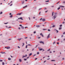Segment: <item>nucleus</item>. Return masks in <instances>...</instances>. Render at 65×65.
<instances>
[{
  "mask_svg": "<svg viewBox=\"0 0 65 65\" xmlns=\"http://www.w3.org/2000/svg\"><path fill=\"white\" fill-rule=\"evenodd\" d=\"M38 39H39V38H40V37H38Z\"/></svg>",
  "mask_w": 65,
  "mask_h": 65,
  "instance_id": "774afa93",
  "label": "nucleus"
},
{
  "mask_svg": "<svg viewBox=\"0 0 65 65\" xmlns=\"http://www.w3.org/2000/svg\"><path fill=\"white\" fill-rule=\"evenodd\" d=\"M27 37H25V39H27Z\"/></svg>",
  "mask_w": 65,
  "mask_h": 65,
  "instance_id": "603ef678",
  "label": "nucleus"
},
{
  "mask_svg": "<svg viewBox=\"0 0 65 65\" xmlns=\"http://www.w3.org/2000/svg\"><path fill=\"white\" fill-rule=\"evenodd\" d=\"M27 56V54H26L25 55V56H22V58H24V57H26Z\"/></svg>",
  "mask_w": 65,
  "mask_h": 65,
  "instance_id": "f257e3e1",
  "label": "nucleus"
},
{
  "mask_svg": "<svg viewBox=\"0 0 65 65\" xmlns=\"http://www.w3.org/2000/svg\"><path fill=\"white\" fill-rule=\"evenodd\" d=\"M22 12H21L20 13H19V14H17V15H21V14H22Z\"/></svg>",
  "mask_w": 65,
  "mask_h": 65,
  "instance_id": "423d86ee",
  "label": "nucleus"
},
{
  "mask_svg": "<svg viewBox=\"0 0 65 65\" xmlns=\"http://www.w3.org/2000/svg\"><path fill=\"white\" fill-rule=\"evenodd\" d=\"M10 18H12V15H11L10 16Z\"/></svg>",
  "mask_w": 65,
  "mask_h": 65,
  "instance_id": "bb28decb",
  "label": "nucleus"
},
{
  "mask_svg": "<svg viewBox=\"0 0 65 65\" xmlns=\"http://www.w3.org/2000/svg\"><path fill=\"white\" fill-rule=\"evenodd\" d=\"M48 31H51V30H50V29H48Z\"/></svg>",
  "mask_w": 65,
  "mask_h": 65,
  "instance_id": "a878e982",
  "label": "nucleus"
},
{
  "mask_svg": "<svg viewBox=\"0 0 65 65\" xmlns=\"http://www.w3.org/2000/svg\"><path fill=\"white\" fill-rule=\"evenodd\" d=\"M40 13H41V12H40L39 13V14L40 15Z\"/></svg>",
  "mask_w": 65,
  "mask_h": 65,
  "instance_id": "e433bc0d",
  "label": "nucleus"
},
{
  "mask_svg": "<svg viewBox=\"0 0 65 65\" xmlns=\"http://www.w3.org/2000/svg\"><path fill=\"white\" fill-rule=\"evenodd\" d=\"M50 34H49L47 36V38H49L50 37Z\"/></svg>",
  "mask_w": 65,
  "mask_h": 65,
  "instance_id": "39448f33",
  "label": "nucleus"
},
{
  "mask_svg": "<svg viewBox=\"0 0 65 65\" xmlns=\"http://www.w3.org/2000/svg\"><path fill=\"white\" fill-rule=\"evenodd\" d=\"M61 7H64V6H60Z\"/></svg>",
  "mask_w": 65,
  "mask_h": 65,
  "instance_id": "f704fd0d",
  "label": "nucleus"
},
{
  "mask_svg": "<svg viewBox=\"0 0 65 65\" xmlns=\"http://www.w3.org/2000/svg\"><path fill=\"white\" fill-rule=\"evenodd\" d=\"M55 26H56L54 25L52 26V27H53V28H54V27H55Z\"/></svg>",
  "mask_w": 65,
  "mask_h": 65,
  "instance_id": "dca6fc26",
  "label": "nucleus"
},
{
  "mask_svg": "<svg viewBox=\"0 0 65 65\" xmlns=\"http://www.w3.org/2000/svg\"><path fill=\"white\" fill-rule=\"evenodd\" d=\"M57 44H59V42H57Z\"/></svg>",
  "mask_w": 65,
  "mask_h": 65,
  "instance_id": "a18cd8bd",
  "label": "nucleus"
},
{
  "mask_svg": "<svg viewBox=\"0 0 65 65\" xmlns=\"http://www.w3.org/2000/svg\"><path fill=\"white\" fill-rule=\"evenodd\" d=\"M36 55V54H35L33 56V57H34V56H35Z\"/></svg>",
  "mask_w": 65,
  "mask_h": 65,
  "instance_id": "13d9d810",
  "label": "nucleus"
},
{
  "mask_svg": "<svg viewBox=\"0 0 65 65\" xmlns=\"http://www.w3.org/2000/svg\"><path fill=\"white\" fill-rule=\"evenodd\" d=\"M27 46H28V45H26L25 47L26 48H28L27 47Z\"/></svg>",
  "mask_w": 65,
  "mask_h": 65,
  "instance_id": "412c9836",
  "label": "nucleus"
},
{
  "mask_svg": "<svg viewBox=\"0 0 65 65\" xmlns=\"http://www.w3.org/2000/svg\"><path fill=\"white\" fill-rule=\"evenodd\" d=\"M60 9V7H59L57 9H58V10H59V9Z\"/></svg>",
  "mask_w": 65,
  "mask_h": 65,
  "instance_id": "a211bd4d",
  "label": "nucleus"
},
{
  "mask_svg": "<svg viewBox=\"0 0 65 65\" xmlns=\"http://www.w3.org/2000/svg\"><path fill=\"white\" fill-rule=\"evenodd\" d=\"M51 61H55V60H52Z\"/></svg>",
  "mask_w": 65,
  "mask_h": 65,
  "instance_id": "393cba45",
  "label": "nucleus"
},
{
  "mask_svg": "<svg viewBox=\"0 0 65 65\" xmlns=\"http://www.w3.org/2000/svg\"><path fill=\"white\" fill-rule=\"evenodd\" d=\"M50 51V49L48 50H47V51Z\"/></svg>",
  "mask_w": 65,
  "mask_h": 65,
  "instance_id": "680f3d73",
  "label": "nucleus"
},
{
  "mask_svg": "<svg viewBox=\"0 0 65 65\" xmlns=\"http://www.w3.org/2000/svg\"><path fill=\"white\" fill-rule=\"evenodd\" d=\"M40 35H42V33H41L40 34Z\"/></svg>",
  "mask_w": 65,
  "mask_h": 65,
  "instance_id": "5fc2aeb1",
  "label": "nucleus"
},
{
  "mask_svg": "<svg viewBox=\"0 0 65 65\" xmlns=\"http://www.w3.org/2000/svg\"><path fill=\"white\" fill-rule=\"evenodd\" d=\"M41 9H42V8H41L39 9V10H41Z\"/></svg>",
  "mask_w": 65,
  "mask_h": 65,
  "instance_id": "c03bdc74",
  "label": "nucleus"
},
{
  "mask_svg": "<svg viewBox=\"0 0 65 65\" xmlns=\"http://www.w3.org/2000/svg\"><path fill=\"white\" fill-rule=\"evenodd\" d=\"M59 30H61V29H62V28L59 27Z\"/></svg>",
  "mask_w": 65,
  "mask_h": 65,
  "instance_id": "9b49d317",
  "label": "nucleus"
},
{
  "mask_svg": "<svg viewBox=\"0 0 65 65\" xmlns=\"http://www.w3.org/2000/svg\"><path fill=\"white\" fill-rule=\"evenodd\" d=\"M43 22H45V19H43L42 20Z\"/></svg>",
  "mask_w": 65,
  "mask_h": 65,
  "instance_id": "20e7f679",
  "label": "nucleus"
},
{
  "mask_svg": "<svg viewBox=\"0 0 65 65\" xmlns=\"http://www.w3.org/2000/svg\"><path fill=\"white\" fill-rule=\"evenodd\" d=\"M18 47L19 48H20V46H18Z\"/></svg>",
  "mask_w": 65,
  "mask_h": 65,
  "instance_id": "3c124183",
  "label": "nucleus"
},
{
  "mask_svg": "<svg viewBox=\"0 0 65 65\" xmlns=\"http://www.w3.org/2000/svg\"><path fill=\"white\" fill-rule=\"evenodd\" d=\"M62 25H60V27H62Z\"/></svg>",
  "mask_w": 65,
  "mask_h": 65,
  "instance_id": "c85d7f7f",
  "label": "nucleus"
},
{
  "mask_svg": "<svg viewBox=\"0 0 65 65\" xmlns=\"http://www.w3.org/2000/svg\"><path fill=\"white\" fill-rule=\"evenodd\" d=\"M0 62H2V60H0Z\"/></svg>",
  "mask_w": 65,
  "mask_h": 65,
  "instance_id": "58836bf2",
  "label": "nucleus"
},
{
  "mask_svg": "<svg viewBox=\"0 0 65 65\" xmlns=\"http://www.w3.org/2000/svg\"><path fill=\"white\" fill-rule=\"evenodd\" d=\"M21 28L22 29H24V27L23 26H21Z\"/></svg>",
  "mask_w": 65,
  "mask_h": 65,
  "instance_id": "1a4fd4ad",
  "label": "nucleus"
},
{
  "mask_svg": "<svg viewBox=\"0 0 65 65\" xmlns=\"http://www.w3.org/2000/svg\"><path fill=\"white\" fill-rule=\"evenodd\" d=\"M2 14V12H1V13H0V14Z\"/></svg>",
  "mask_w": 65,
  "mask_h": 65,
  "instance_id": "72a5a7b5",
  "label": "nucleus"
},
{
  "mask_svg": "<svg viewBox=\"0 0 65 65\" xmlns=\"http://www.w3.org/2000/svg\"><path fill=\"white\" fill-rule=\"evenodd\" d=\"M11 58H13V56H11Z\"/></svg>",
  "mask_w": 65,
  "mask_h": 65,
  "instance_id": "8fccbe9b",
  "label": "nucleus"
},
{
  "mask_svg": "<svg viewBox=\"0 0 65 65\" xmlns=\"http://www.w3.org/2000/svg\"><path fill=\"white\" fill-rule=\"evenodd\" d=\"M54 19H55V18H56V16L55 15L54 16Z\"/></svg>",
  "mask_w": 65,
  "mask_h": 65,
  "instance_id": "f8f14e48",
  "label": "nucleus"
},
{
  "mask_svg": "<svg viewBox=\"0 0 65 65\" xmlns=\"http://www.w3.org/2000/svg\"><path fill=\"white\" fill-rule=\"evenodd\" d=\"M37 58H36V59H35V60H37Z\"/></svg>",
  "mask_w": 65,
  "mask_h": 65,
  "instance_id": "69168bd1",
  "label": "nucleus"
},
{
  "mask_svg": "<svg viewBox=\"0 0 65 65\" xmlns=\"http://www.w3.org/2000/svg\"><path fill=\"white\" fill-rule=\"evenodd\" d=\"M43 30H47V29H43Z\"/></svg>",
  "mask_w": 65,
  "mask_h": 65,
  "instance_id": "aec40b11",
  "label": "nucleus"
},
{
  "mask_svg": "<svg viewBox=\"0 0 65 65\" xmlns=\"http://www.w3.org/2000/svg\"><path fill=\"white\" fill-rule=\"evenodd\" d=\"M2 64L3 65H4V62H3L2 63Z\"/></svg>",
  "mask_w": 65,
  "mask_h": 65,
  "instance_id": "de8ad7c7",
  "label": "nucleus"
},
{
  "mask_svg": "<svg viewBox=\"0 0 65 65\" xmlns=\"http://www.w3.org/2000/svg\"><path fill=\"white\" fill-rule=\"evenodd\" d=\"M36 33V31H34V34H35V33Z\"/></svg>",
  "mask_w": 65,
  "mask_h": 65,
  "instance_id": "4c0bfd02",
  "label": "nucleus"
},
{
  "mask_svg": "<svg viewBox=\"0 0 65 65\" xmlns=\"http://www.w3.org/2000/svg\"><path fill=\"white\" fill-rule=\"evenodd\" d=\"M42 18L41 19H40V21H41V20H42Z\"/></svg>",
  "mask_w": 65,
  "mask_h": 65,
  "instance_id": "338daca9",
  "label": "nucleus"
},
{
  "mask_svg": "<svg viewBox=\"0 0 65 65\" xmlns=\"http://www.w3.org/2000/svg\"><path fill=\"white\" fill-rule=\"evenodd\" d=\"M23 45H22V46H23L24 45V43H23Z\"/></svg>",
  "mask_w": 65,
  "mask_h": 65,
  "instance_id": "c9c22d12",
  "label": "nucleus"
},
{
  "mask_svg": "<svg viewBox=\"0 0 65 65\" xmlns=\"http://www.w3.org/2000/svg\"><path fill=\"white\" fill-rule=\"evenodd\" d=\"M33 18V19H35V17H34Z\"/></svg>",
  "mask_w": 65,
  "mask_h": 65,
  "instance_id": "e2e57ef3",
  "label": "nucleus"
},
{
  "mask_svg": "<svg viewBox=\"0 0 65 65\" xmlns=\"http://www.w3.org/2000/svg\"><path fill=\"white\" fill-rule=\"evenodd\" d=\"M32 55V53H30L29 55V56H31Z\"/></svg>",
  "mask_w": 65,
  "mask_h": 65,
  "instance_id": "ddd939ff",
  "label": "nucleus"
},
{
  "mask_svg": "<svg viewBox=\"0 0 65 65\" xmlns=\"http://www.w3.org/2000/svg\"><path fill=\"white\" fill-rule=\"evenodd\" d=\"M8 23H5L4 24H7Z\"/></svg>",
  "mask_w": 65,
  "mask_h": 65,
  "instance_id": "49530a36",
  "label": "nucleus"
},
{
  "mask_svg": "<svg viewBox=\"0 0 65 65\" xmlns=\"http://www.w3.org/2000/svg\"><path fill=\"white\" fill-rule=\"evenodd\" d=\"M5 48H7V50L8 49H10V47H5Z\"/></svg>",
  "mask_w": 65,
  "mask_h": 65,
  "instance_id": "f03ea898",
  "label": "nucleus"
},
{
  "mask_svg": "<svg viewBox=\"0 0 65 65\" xmlns=\"http://www.w3.org/2000/svg\"><path fill=\"white\" fill-rule=\"evenodd\" d=\"M9 14H10V15H11V13H10Z\"/></svg>",
  "mask_w": 65,
  "mask_h": 65,
  "instance_id": "864d4df0",
  "label": "nucleus"
},
{
  "mask_svg": "<svg viewBox=\"0 0 65 65\" xmlns=\"http://www.w3.org/2000/svg\"><path fill=\"white\" fill-rule=\"evenodd\" d=\"M48 11V10H47L46 11H45V12H47Z\"/></svg>",
  "mask_w": 65,
  "mask_h": 65,
  "instance_id": "ea45409f",
  "label": "nucleus"
},
{
  "mask_svg": "<svg viewBox=\"0 0 65 65\" xmlns=\"http://www.w3.org/2000/svg\"><path fill=\"white\" fill-rule=\"evenodd\" d=\"M27 7V6H25L24 7H23V8H25V7Z\"/></svg>",
  "mask_w": 65,
  "mask_h": 65,
  "instance_id": "473e14b6",
  "label": "nucleus"
},
{
  "mask_svg": "<svg viewBox=\"0 0 65 65\" xmlns=\"http://www.w3.org/2000/svg\"><path fill=\"white\" fill-rule=\"evenodd\" d=\"M40 43H43V44H44V42H42V41H40Z\"/></svg>",
  "mask_w": 65,
  "mask_h": 65,
  "instance_id": "6e6552de",
  "label": "nucleus"
},
{
  "mask_svg": "<svg viewBox=\"0 0 65 65\" xmlns=\"http://www.w3.org/2000/svg\"><path fill=\"white\" fill-rule=\"evenodd\" d=\"M65 34V32H63V34L64 35V34Z\"/></svg>",
  "mask_w": 65,
  "mask_h": 65,
  "instance_id": "a19ab883",
  "label": "nucleus"
},
{
  "mask_svg": "<svg viewBox=\"0 0 65 65\" xmlns=\"http://www.w3.org/2000/svg\"><path fill=\"white\" fill-rule=\"evenodd\" d=\"M56 43V42H53V44H55Z\"/></svg>",
  "mask_w": 65,
  "mask_h": 65,
  "instance_id": "7c9ffc66",
  "label": "nucleus"
},
{
  "mask_svg": "<svg viewBox=\"0 0 65 65\" xmlns=\"http://www.w3.org/2000/svg\"><path fill=\"white\" fill-rule=\"evenodd\" d=\"M41 36H42L43 37V35H42Z\"/></svg>",
  "mask_w": 65,
  "mask_h": 65,
  "instance_id": "37998d69",
  "label": "nucleus"
},
{
  "mask_svg": "<svg viewBox=\"0 0 65 65\" xmlns=\"http://www.w3.org/2000/svg\"><path fill=\"white\" fill-rule=\"evenodd\" d=\"M47 60H50V58L47 59Z\"/></svg>",
  "mask_w": 65,
  "mask_h": 65,
  "instance_id": "052dcab7",
  "label": "nucleus"
},
{
  "mask_svg": "<svg viewBox=\"0 0 65 65\" xmlns=\"http://www.w3.org/2000/svg\"><path fill=\"white\" fill-rule=\"evenodd\" d=\"M37 55H39V52H37Z\"/></svg>",
  "mask_w": 65,
  "mask_h": 65,
  "instance_id": "5701e85b",
  "label": "nucleus"
},
{
  "mask_svg": "<svg viewBox=\"0 0 65 65\" xmlns=\"http://www.w3.org/2000/svg\"><path fill=\"white\" fill-rule=\"evenodd\" d=\"M56 31L57 32V33H58V32H59V31L58 30H56Z\"/></svg>",
  "mask_w": 65,
  "mask_h": 65,
  "instance_id": "4be33fe9",
  "label": "nucleus"
},
{
  "mask_svg": "<svg viewBox=\"0 0 65 65\" xmlns=\"http://www.w3.org/2000/svg\"><path fill=\"white\" fill-rule=\"evenodd\" d=\"M8 60H11V58H8Z\"/></svg>",
  "mask_w": 65,
  "mask_h": 65,
  "instance_id": "2eb2a0df",
  "label": "nucleus"
},
{
  "mask_svg": "<svg viewBox=\"0 0 65 65\" xmlns=\"http://www.w3.org/2000/svg\"><path fill=\"white\" fill-rule=\"evenodd\" d=\"M19 61L21 62H22V60L21 59H20L19 60Z\"/></svg>",
  "mask_w": 65,
  "mask_h": 65,
  "instance_id": "f3484780",
  "label": "nucleus"
},
{
  "mask_svg": "<svg viewBox=\"0 0 65 65\" xmlns=\"http://www.w3.org/2000/svg\"><path fill=\"white\" fill-rule=\"evenodd\" d=\"M19 26H22V25H19Z\"/></svg>",
  "mask_w": 65,
  "mask_h": 65,
  "instance_id": "4d7b16f0",
  "label": "nucleus"
},
{
  "mask_svg": "<svg viewBox=\"0 0 65 65\" xmlns=\"http://www.w3.org/2000/svg\"><path fill=\"white\" fill-rule=\"evenodd\" d=\"M36 27H40V26L39 25H37L36 26Z\"/></svg>",
  "mask_w": 65,
  "mask_h": 65,
  "instance_id": "4468645a",
  "label": "nucleus"
},
{
  "mask_svg": "<svg viewBox=\"0 0 65 65\" xmlns=\"http://www.w3.org/2000/svg\"><path fill=\"white\" fill-rule=\"evenodd\" d=\"M24 61H26V60H27V59H24Z\"/></svg>",
  "mask_w": 65,
  "mask_h": 65,
  "instance_id": "cd10ccee",
  "label": "nucleus"
},
{
  "mask_svg": "<svg viewBox=\"0 0 65 65\" xmlns=\"http://www.w3.org/2000/svg\"><path fill=\"white\" fill-rule=\"evenodd\" d=\"M53 15H54V12H53L52 13V16H53Z\"/></svg>",
  "mask_w": 65,
  "mask_h": 65,
  "instance_id": "b1692460",
  "label": "nucleus"
},
{
  "mask_svg": "<svg viewBox=\"0 0 65 65\" xmlns=\"http://www.w3.org/2000/svg\"><path fill=\"white\" fill-rule=\"evenodd\" d=\"M62 23H63V24H64L65 22H62Z\"/></svg>",
  "mask_w": 65,
  "mask_h": 65,
  "instance_id": "6e6d98bb",
  "label": "nucleus"
},
{
  "mask_svg": "<svg viewBox=\"0 0 65 65\" xmlns=\"http://www.w3.org/2000/svg\"><path fill=\"white\" fill-rule=\"evenodd\" d=\"M1 53L2 54H5V52H1Z\"/></svg>",
  "mask_w": 65,
  "mask_h": 65,
  "instance_id": "9d476101",
  "label": "nucleus"
},
{
  "mask_svg": "<svg viewBox=\"0 0 65 65\" xmlns=\"http://www.w3.org/2000/svg\"><path fill=\"white\" fill-rule=\"evenodd\" d=\"M28 18L29 19V20H30V17H29Z\"/></svg>",
  "mask_w": 65,
  "mask_h": 65,
  "instance_id": "bf43d9fd",
  "label": "nucleus"
},
{
  "mask_svg": "<svg viewBox=\"0 0 65 65\" xmlns=\"http://www.w3.org/2000/svg\"><path fill=\"white\" fill-rule=\"evenodd\" d=\"M18 29H19V30H20V27H19V28H18Z\"/></svg>",
  "mask_w": 65,
  "mask_h": 65,
  "instance_id": "0e129e2a",
  "label": "nucleus"
},
{
  "mask_svg": "<svg viewBox=\"0 0 65 65\" xmlns=\"http://www.w3.org/2000/svg\"><path fill=\"white\" fill-rule=\"evenodd\" d=\"M63 35H62L61 36V37H63Z\"/></svg>",
  "mask_w": 65,
  "mask_h": 65,
  "instance_id": "79ce46f5",
  "label": "nucleus"
},
{
  "mask_svg": "<svg viewBox=\"0 0 65 65\" xmlns=\"http://www.w3.org/2000/svg\"><path fill=\"white\" fill-rule=\"evenodd\" d=\"M42 50H43V51H44V50L43 49V48H41L39 50V51H42Z\"/></svg>",
  "mask_w": 65,
  "mask_h": 65,
  "instance_id": "7ed1b4c3",
  "label": "nucleus"
},
{
  "mask_svg": "<svg viewBox=\"0 0 65 65\" xmlns=\"http://www.w3.org/2000/svg\"><path fill=\"white\" fill-rule=\"evenodd\" d=\"M20 19L22 20H23V19L22 18V17H21V18H18L19 20Z\"/></svg>",
  "mask_w": 65,
  "mask_h": 65,
  "instance_id": "0eeeda50",
  "label": "nucleus"
},
{
  "mask_svg": "<svg viewBox=\"0 0 65 65\" xmlns=\"http://www.w3.org/2000/svg\"><path fill=\"white\" fill-rule=\"evenodd\" d=\"M30 57H27V59H29V58Z\"/></svg>",
  "mask_w": 65,
  "mask_h": 65,
  "instance_id": "c756f323",
  "label": "nucleus"
},
{
  "mask_svg": "<svg viewBox=\"0 0 65 65\" xmlns=\"http://www.w3.org/2000/svg\"><path fill=\"white\" fill-rule=\"evenodd\" d=\"M28 46L29 45H30V46H31V45L30 44H28Z\"/></svg>",
  "mask_w": 65,
  "mask_h": 65,
  "instance_id": "2f4dec72",
  "label": "nucleus"
},
{
  "mask_svg": "<svg viewBox=\"0 0 65 65\" xmlns=\"http://www.w3.org/2000/svg\"><path fill=\"white\" fill-rule=\"evenodd\" d=\"M49 1H47L45 2H49Z\"/></svg>",
  "mask_w": 65,
  "mask_h": 65,
  "instance_id": "6ab92c4d",
  "label": "nucleus"
},
{
  "mask_svg": "<svg viewBox=\"0 0 65 65\" xmlns=\"http://www.w3.org/2000/svg\"><path fill=\"white\" fill-rule=\"evenodd\" d=\"M12 4H11L10 5V6H12Z\"/></svg>",
  "mask_w": 65,
  "mask_h": 65,
  "instance_id": "09e8293b",
  "label": "nucleus"
}]
</instances>
